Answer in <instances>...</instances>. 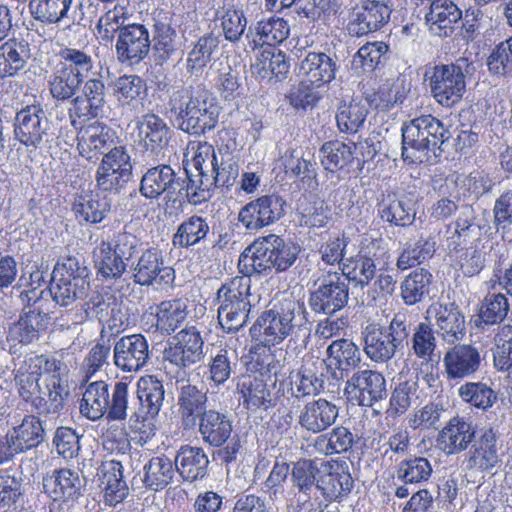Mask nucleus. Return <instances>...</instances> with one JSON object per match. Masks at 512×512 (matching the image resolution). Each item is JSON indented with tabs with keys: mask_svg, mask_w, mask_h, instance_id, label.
I'll return each instance as SVG.
<instances>
[{
	"mask_svg": "<svg viewBox=\"0 0 512 512\" xmlns=\"http://www.w3.org/2000/svg\"><path fill=\"white\" fill-rule=\"evenodd\" d=\"M117 139L114 129L103 122L95 121L78 129L77 149L83 158L94 162L99 155L117 148Z\"/></svg>",
	"mask_w": 512,
	"mask_h": 512,
	"instance_id": "nucleus-19",
	"label": "nucleus"
},
{
	"mask_svg": "<svg viewBox=\"0 0 512 512\" xmlns=\"http://www.w3.org/2000/svg\"><path fill=\"white\" fill-rule=\"evenodd\" d=\"M286 201L277 194L258 197L243 206L238 221L249 231H258L274 224L286 213Z\"/></svg>",
	"mask_w": 512,
	"mask_h": 512,
	"instance_id": "nucleus-15",
	"label": "nucleus"
},
{
	"mask_svg": "<svg viewBox=\"0 0 512 512\" xmlns=\"http://www.w3.org/2000/svg\"><path fill=\"white\" fill-rule=\"evenodd\" d=\"M89 269L75 256L65 257L53 269L49 291L53 301L63 307L83 300L90 289Z\"/></svg>",
	"mask_w": 512,
	"mask_h": 512,
	"instance_id": "nucleus-8",
	"label": "nucleus"
},
{
	"mask_svg": "<svg viewBox=\"0 0 512 512\" xmlns=\"http://www.w3.org/2000/svg\"><path fill=\"white\" fill-rule=\"evenodd\" d=\"M172 110H178L179 128L190 135H202L216 127L220 106L202 84L190 85L174 94Z\"/></svg>",
	"mask_w": 512,
	"mask_h": 512,
	"instance_id": "nucleus-3",
	"label": "nucleus"
},
{
	"mask_svg": "<svg viewBox=\"0 0 512 512\" xmlns=\"http://www.w3.org/2000/svg\"><path fill=\"white\" fill-rule=\"evenodd\" d=\"M207 393L198 387L186 384L178 392L177 406L181 424L184 429H193L197 422L208 412Z\"/></svg>",
	"mask_w": 512,
	"mask_h": 512,
	"instance_id": "nucleus-32",
	"label": "nucleus"
},
{
	"mask_svg": "<svg viewBox=\"0 0 512 512\" xmlns=\"http://www.w3.org/2000/svg\"><path fill=\"white\" fill-rule=\"evenodd\" d=\"M475 438L471 422L462 417H453L440 431L438 443L447 454H456L467 449Z\"/></svg>",
	"mask_w": 512,
	"mask_h": 512,
	"instance_id": "nucleus-37",
	"label": "nucleus"
},
{
	"mask_svg": "<svg viewBox=\"0 0 512 512\" xmlns=\"http://www.w3.org/2000/svg\"><path fill=\"white\" fill-rule=\"evenodd\" d=\"M290 26L286 20L271 16L262 18L249 26L245 35L249 47L256 49L259 46H275L287 39Z\"/></svg>",
	"mask_w": 512,
	"mask_h": 512,
	"instance_id": "nucleus-31",
	"label": "nucleus"
},
{
	"mask_svg": "<svg viewBox=\"0 0 512 512\" xmlns=\"http://www.w3.org/2000/svg\"><path fill=\"white\" fill-rule=\"evenodd\" d=\"M428 314H433L437 334L443 341L454 344L466 334L465 317L455 303H436L430 306Z\"/></svg>",
	"mask_w": 512,
	"mask_h": 512,
	"instance_id": "nucleus-26",
	"label": "nucleus"
},
{
	"mask_svg": "<svg viewBox=\"0 0 512 512\" xmlns=\"http://www.w3.org/2000/svg\"><path fill=\"white\" fill-rule=\"evenodd\" d=\"M444 413L445 409L441 403L429 402L409 414L408 426L413 430H438Z\"/></svg>",
	"mask_w": 512,
	"mask_h": 512,
	"instance_id": "nucleus-64",
	"label": "nucleus"
},
{
	"mask_svg": "<svg viewBox=\"0 0 512 512\" xmlns=\"http://www.w3.org/2000/svg\"><path fill=\"white\" fill-rule=\"evenodd\" d=\"M482 362L480 351L471 344H456L443 356L444 372L448 380H462L478 372Z\"/></svg>",
	"mask_w": 512,
	"mask_h": 512,
	"instance_id": "nucleus-25",
	"label": "nucleus"
},
{
	"mask_svg": "<svg viewBox=\"0 0 512 512\" xmlns=\"http://www.w3.org/2000/svg\"><path fill=\"white\" fill-rule=\"evenodd\" d=\"M353 483L350 473L344 467L337 465L320 477L316 489L321 490L326 498L337 500L351 491Z\"/></svg>",
	"mask_w": 512,
	"mask_h": 512,
	"instance_id": "nucleus-50",
	"label": "nucleus"
},
{
	"mask_svg": "<svg viewBox=\"0 0 512 512\" xmlns=\"http://www.w3.org/2000/svg\"><path fill=\"white\" fill-rule=\"evenodd\" d=\"M348 301V282L340 273L328 271L314 281L308 304L317 314L333 315L346 307Z\"/></svg>",
	"mask_w": 512,
	"mask_h": 512,
	"instance_id": "nucleus-11",
	"label": "nucleus"
},
{
	"mask_svg": "<svg viewBox=\"0 0 512 512\" xmlns=\"http://www.w3.org/2000/svg\"><path fill=\"white\" fill-rule=\"evenodd\" d=\"M402 157L411 163H433L449 148V128L432 115H422L402 126Z\"/></svg>",
	"mask_w": 512,
	"mask_h": 512,
	"instance_id": "nucleus-2",
	"label": "nucleus"
},
{
	"mask_svg": "<svg viewBox=\"0 0 512 512\" xmlns=\"http://www.w3.org/2000/svg\"><path fill=\"white\" fill-rule=\"evenodd\" d=\"M474 70L467 58L450 64H438L426 71L430 92L437 103L446 108L458 104L466 92V76Z\"/></svg>",
	"mask_w": 512,
	"mask_h": 512,
	"instance_id": "nucleus-9",
	"label": "nucleus"
},
{
	"mask_svg": "<svg viewBox=\"0 0 512 512\" xmlns=\"http://www.w3.org/2000/svg\"><path fill=\"white\" fill-rule=\"evenodd\" d=\"M27 43L9 39L0 45V77H13L23 70L30 57Z\"/></svg>",
	"mask_w": 512,
	"mask_h": 512,
	"instance_id": "nucleus-44",
	"label": "nucleus"
},
{
	"mask_svg": "<svg viewBox=\"0 0 512 512\" xmlns=\"http://www.w3.org/2000/svg\"><path fill=\"white\" fill-rule=\"evenodd\" d=\"M277 235L269 234L253 241L240 255L239 265L247 273L263 274L273 270V257Z\"/></svg>",
	"mask_w": 512,
	"mask_h": 512,
	"instance_id": "nucleus-30",
	"label": "nucleus"
},
{
	"mask_svg": "<svg viewBox=\"0 0 512 512\" xmlns=\"http://www.w3.org/2000/svg\"><path fill=\"white\" fill-rule=\"evenodd\" d=\"M250 289L249 275L236 276L218 289V321L226 332H237L247 324L252 307Z\"/></svg>",
	"mask_w": 512,
	"mask_h": 512,
	"instance_id": "nucleus-6",
	"label": "nucleus"
},
{
	"mask_svg": "<svg viewBox=\"0 0 512 512\" xmlns=\"http://www.w3.org/2000/svg\"><path fill=\"white\" fill-rule=\"evenodd\" d=\"M15 138L27 148H39L48 142L50 121L40 105H28L16 113Z\"/></svg>",
	"mask_w": 512,
	"mask_h": 512,
	"instance_id": "nucleus-17",
	"label": "nucleus"
},
{
	"mask_svg": "<svg viewBox=\"0 0 512 512\" xmlns=\"http://www.w3.org/2000/svg\"><path fill=\"white\" fill-rule=\"evenodd\" d=\"M148 29L142 24H129L120 30L116 42L117 59L128 65L140 63L150 51Z\"/></svg>",
	"mask_w": 512,
	"mask_h": 512,
	"instance_id": "nucleus-22",
	"label": "nucleus"
},
{
	"mask_svg": "<svg viewBox=\"0 0 512 512\" xmlns=\"http://www.w3.org/2000/svg\"><path fill=\"white\" fill-rule=\"evenodd\" d=\"M133 165L125 146L105 153L96 171V183L100 190L119 193L132 178Z\"/></svg>",
	"mask_w": 512,
	"mask_h": 512,
	"instance_id": "nucleus-12",
	"label": "nucleus"
},
{
	"mask_svg": "<svg viewBox=\"0 0 512 512\" xmlns=\"http://www.w3.org/2000/svg\"><path fill=\"white\" fill-rule=\"evenodd\" d=\"M380 218L395 226L406 227L415 220V210L409 200L388 196L379 204Z\"/></svg>",
	"mask_w": 512,
	"mask_h": 512,
	"instance_id": "nucleus-55",
	"label": "nucleus"
},
{
	"mask_svg": "<svg viewBox=\"0 0 512 512\" xmlns=\"http://www.w3.org/2000/svg\"><path fill=\"white\" fill-rule=\"evenodd\" d=\"M210 232L207 218L192 215L183 220L172 237L175 247L190 248L204 241Z\"/></svg>",
	"mask_w": 512,
	"mask_h": 512,
	"instance_id": "nucleus-47",
	"label": "nucleus"
},
{
	"mask_svg": "<svg viewBox=\"0 0 512 512\" xmlns=\"http://www.w3.org/2000/svg\"><path fill=\"white\" fill-rule=\"evenodd\" d=\"M204 341L195 327L181 330L168 342L163 354L171 364L184 368L197 363L203 356Z\"/></svg>",
	"mask_w": 512,
	"mask_h": 512,
	"instance_id": "nucleus-20",
	"label": "nucleus"
},
{
	"mask_svg": "<svg viewBox=\"0 0 512 512\" xmlns=\"http://www.w3.org/2000/svg\"><path fill=\"white\" fill-rule=\"evenodd\" d=\"M198 432L203 443L211 447L224 445L232 436V419L226 412L209 409L197 422Z\"/></svg>",
	"mask_w": 512,
	"mask_h": 512,
	"instance_id": "nucleus-33",
	"label": "nucleus"
},
{
	"mask_svg": "<svg viewBox=\"0 0 512 512\" xmlns=\"http://www.w3.org/2000/svg\"><path fill=\"white\" fill-rule=\"evenodd\" d=\"M452 224L454 232L449 237L450 250H457L459 246L480 241L483 235L491 234L488 219L484 217L478 219L470 204H461L460 211Z\"/></svg>",
	"mask_w": 512,
	"mask_h": 512,
	"instance_id": "nucleus-23",
	"label": "nucleus"
},
{
	"mask_svg": "<svg viewBox=\"0 0 512 512\" xmlns=\"http://www.w3.org/2000/svg\"><path fill=\"white\" fill-rule=\"evenodd\" d=\"M165 390L162 381L156 376L146 375L137 382L138 409L132 411L129 417L130 429L140 434L141 440H147L155 435V417L163 405Z\"/></svg>",
	"mask_w": 512,
	"mask_h": 512,
	"instance_id": "nucleus-10",
	"label": "nucleus"
},
{
	"mask_svg": "<svg viewBox=\"0 0 512 512\" xmlns=\"http://www.w3.org/2000/svg\"><path fill=\"white\" fill-rule=\"evenodd\" d=\"M435 251L436 241L433 237H420L415 243L406 244L397 259L396 266L402 271L415 267L432 258Z\"/></svg>",
	"mask_w": 512,
	"mask_h": 512,
	"instance_id": "nucleus-56",
	"label": "nucleus"
},
{
	"mask_svg": "<svg viewBox=\"0 0 512 512\" xmlns=\"http://www.w3.org/2000/svg\"><path fill=\"white\" fill-rule=\"evenodd\" d=\"M323 361L313 356L303 358L301 366L289 374L291 385V395L295 398H304L307 396H316L324 388L323 374L319 368Z\"/></svg>",
	"mask_w": 512,
	"mask_h": 512,
	"instance_id": "nucleus-27",
	"label": "nucleus"
},
{
	"mask_svg": "<svg viewBox=\"0 0 512 512\" xmlns=\"http://www.w3.org/2000/svg\"><path fill=\"white\" fill-rule=\"evenodd\" d=\"M65 365L45 355L28 354L14 369L18 395L40 414L58 415L68 396Z\"/></svg>",
	"mask_w": 512,
	"mask_h": 512,
	"instance_id": "nucleus-1",
	"label": "nucleus"
},
{
	"mask_svg": "<svg viewBox=\"0 0 512 512\" xmlns=\"http://www.w3.org/2000/svg\"><path fill=\"white\" fill-rule=\"evenodd\" d=\"M73 0H29V9L34 19L43 23H57L69 18ZM73 21L76 16L71 15Z\"/></svg>",
	"mask_w": 512,
	"mask_h": 512,
	"instance_id": "nucleus-49",
	"label": "nucleus"
},
{
	"mask_svg": "<svg viewBox=\"0 0 512 512\" xmlns=\"http://www.w3.org/2000/svg\"><path fill=\"white\" fill-rule=\"evenodd\" d=\"M344 394L352 403L371 407L386 398V380L378 371L357 370L346 380Z\"/></svg>",
	"mask_w": 512,
	"mask_h": 512,
	"instance_id": "nucleus-14",
	"label": "nucleus"
},
{
	"mask_svg": "<svg viewBox=\"0 0 512 512\" xmlns=\"http://www.w3.org/2000/svg\"><path fill=\"white\" fill-rule=\"evenodd\" d=\"M132 280L135 284L162 290L172 285L175 273L166 265L163 254L156 248L142 252L136 262L131 264Z\"/></svg>",
	"mask_w": 512,
	"mask_h": 512,
	"instance_id": "nucleus-13",
	"label": "nucleus"
},
{
	"mask_svg": "<svg viewBox=\"0 0 512 512\" xmlns=\"http://www.w3.org/2000/svg\"><path fill=\"white\" fill-rule=\"evenodd\" d=\"M285 172L296 178L312 180L317 176V163L313 156L305 157L296 150H287L283 156Z\"/></svg>",
	"mask_w": 512,
	"mask_h": 512,
	"instance_id": "nucleus-63",
	"label": "nucleus"
},
{
	"mask_svg": "<svg viewBox=\"0 0 512 512\" xmlns=\"http://www.w3.org/2000/svg\"><path fill=\"white\" fill-rule=\"evenodd\" d=\"M94 264L97 276L103 281L121 278L128 264L112 250L110 241H101L94 250Z\"/></svg>",
	"mask_w": 512,
	"mask_h": 512,
	"instance_id": "nucleus-46",
	"label": "nucleus"
},
{
	"mask_svg": "<svg viewBox=\"0 0 512 512\" xmlns=\"http://www.w3.org/2000/svg\"><path fill=\"white\" fill-rule=\"evenodd\" d=\"M7 438L14 456L40 445L45 439V430L40 419L30 415L26 416Z\"/></svg>",
	"mask_w": 512,
	"mask_h": 512,
	"instance_id": "nucleus-39",
	"label": "nucleus"
},
{
	"mask_svg": "<svg viewBox=\"0 0 512 512\" xmlns=\"http://www.w3.org/2000/svg\"><path fill=\"white\" fill-rule=\"evenodd\" d=\"M174 464L185 481L194 482L206 476L209 458L202 447L183 445L177 451Z\"/></svg>",
	"mask_w": 512,
	"mask_h": 512,
	"instance_id": "nucleus-38",
	"label": "nucleus"
},
{
	"mask_svg": "<svg viewBox=\"0 0 512 512\" xmlns=\"http://www.w3.org/2000/svg\"><path fill=\"white\" fill-rule=\"evenodd\" d=\"M150 358L149 343L142 334L126 335L113 347V362L123 372H138Z\"/></svg>",
	"mask_w": 512,
	"mask_h": 512,
	"instance_id": "nucleus-21",
	"label": "nucleus"
},
{
	"mask_svg": "<svg viewBox=\"0 0 512 512\" xmlns=\"http://www.w3.org/2000/svg\"><path fill=\"white\" fill-rule=\"evenodd\" d=\"M46 490L54 494V499H76L81 494L82 480L77 471L61 469L44 479Z\"/></svg>",
	"mask_w": 512,
	"mask_h": 512,
	"instance_id": "nucleus-48",
	"label": "nucleus"
},
{
	"mask_svg": "<svg viewBox=\"0 0 512 512\" xmlns=\"http://www.w3.org/2000/svg\"><path fill=\"white\" fill-rule=\"evenodd\" d=\"M339 415V407L324 398L306 402L298 415L300 427L313 434L321 433L332 426Z\"/></svg>",
	"mask_w": 512,
	"mask_h": 512,
	"instance_id": "nucleus-28",
	"label": "nucleus"
},
{
	"mask_svg": "<svg viewBox=\"0 0 512 512\" xmlns=\"http://www.w3.org/2000/svg\"><path fill=\"white\" fill-rule=\"evenodd\" d=\"M433 276L429 270L418 268L410 272L401 282V298L406 305L412 306L430 297Z\"/></svg>",
	"mask_w": 512,
	"mask_h": 512,
	"instance_id": "nucleus-43",
	"label": "nucleus"
},
{
	"mask_svg": "<svg viewBox=\"0 0 512 512\" xmlns=\"http://www.w3.org/2000/svg\"><path fill=\"white\" fill-rule=\"evenodd\" d=\"M156 328L162 333L171 334L187 317V306L181 300L162 301L156 307Z\"/></svg>",
	"mask_w": 512,
	"mask_h": 512,
	"instance_id": "nucleus-54",
	"label": "nucleus"
},
{
	"mask_svg": "<svg viewBox=\"0 0 512 512\" xmlns=\"http://www.w3.org/2000/svg\"><path fill=\"white\" fill-rule=\"evenodd\" d=\"M339 69L335 59L324 52H308L298 65V74L302 79L317 88L331 83Z\"/></svg>",
	"mask_w": 512,
	"mask_h": 512,
	"instance_id": "nucleus-29",
	"label": "nucleus"
},
{
	"mask_svg": "<svg viewBox=\"0 0 512 512\" xmlns=\"http://www.w3.org/2000/svg\"><path fill=\"white\" fill-rule=\"evenodd\" d=\"M46 314L37 310L23 312L19 318L10 323L6 330V344L10 354H16L23 346L39 339L45 328Z\"/></svg>",
	"mask_w": 512,
	"mask_h": 512,
	"instance_id": "nucleus-24",
	"label": "nucleus"
},
{
	"mask_svg": "<svg viewBox=\"0 0 512 512\" xmlns=\"http://www.w3.org/2000/svg\"><path fill=\"white\" fill-rule=\"evenodd\" d=\"M509 309L508 299L504 294L489 293L481 303L475 324L482 329L485 326L500 324L506 318Z\"/></svg>",
	"mask_w": 512,
	"mask_h": 512,
	"instance_id": "nucleus-52",
	"label": "nucleus"
},
{
	"mask_svg": "<svg viewBox=\"0 0 512 512\" xmlns=\"http://www.w3.org/2000/svg\"><path fill=\"white\" fill-rule=\"evenodd\" d=\"M184 180L166 164L149 168L140 181V194L146 199H158L166 194L169 199L176 200L183 195Z\"/></svg>",
	"mask_w": 512,
	"mask_h": 512,
	"instance_id": "nucleus-18",
	"label": "nucleus"
},
{
	"mask_svg": "<svg viewBox=\"0 0 512 512\" xmlns=\"http://www.w3.org/2000/svg\"><path fill=\"white\" fill-rule=\"evenodd\" d=\"M409 334L407 315L397 313L387 327L370 323L363 329V350L371 361L385 363L392 359L397 350L403 346Z\"/></svg>",
	"mask_w": 512,
	"mask_h": 512,
	"instance_id": "nucleus-7",
	"label": "nucleus"
},
{
	"mask_svg": "<svg viewBox=\"0 0 512 512\" xmlns=\"http://www.w3.org/2000/svg\"><path fill=\"white\" fill-rule=\"evenodd\" d=\"M354 442V435L348 428L337 426L330 433L317 437L315 446L324 454L332 455L348 451Z\"/></svg>",
	"mask_w": 512,
	"mask_h": 512,
	"instance_id": "nucleus-61",
	"label": "nucleus"
},
{
	"mask_svg": "<svg viewBox=\"0 0 512 512\" xmlns=\"http://www.w3.org/2000/svg\"><path fill=\"white\" fill-rule=\"evenodd\" d=\"M175 464L166 456L151 458L143 467V481L147 487L159 490L166 487L173 479Z\"/></svg>",
	"mask_w": 512,
	"mask_h": 512,
	"instance_id": "nucleus-53",
	"label": "nucleus"
},
{
	"mask_svg": "<svg viewBox=\"0 0 512 512\" xmlns=\"http://www.w3.org/2000/svg\"><path fill=\"white\" fill-rule=\"evenodd\" d=\"M354 144H346L335 140L325 142L320 148V160L325 170L335 172L352 163Z\"/></svg>",
	"mask_w": 512,
	"mask_h": 512,
	"instance_id": "nucleus-51",
	"label": "nucleus"
},
{
	"mask_svg": "<svg viewBox=\"0 0 512 512\" xmlns=\"http://www.w3.org/2000/svg\"><path fill=\"white\" fill-rule=\"evenodd\" d=\"M306 314L303 303L284 298L258 317L250 334L265 347L275 346L297 331H307Z\"/></svg>",
	"mask_w": 512,
	"mask_h": 512,
	"instance_id": "nucleus-4",
	"label": "nucleus"
},
{
	"mask_svg": "<svg viewBox=\"0 0 512 512\" xmlns=\"http://www.w3.org/2000/svg\"><path fill=\"white\" fill-rule=\"evenodd\" d=\"M496 442V433L493 429L485 430L469 451L466 459L467 468L488 471L496 467L500 462Z\"/></svg>",
	"mask_w": 512,
	"mask_h": 512,
	"instance_id": "nucleus-40",
	"label": "nucleus"
},
{
	"mask_svg": "<svg viewBox=\"0 0 512 512\" xmlns=\"http://www.w3.org/2000/svg\"><path fill=\"white\" fill-rule=\"evenodd\" d=\"M458 395L464 402L483 411L491 408L498 399L496 392L484 382H466L459 387Z\"/></svg>",
	"mask_w": 512,
	"mask_h": 512,
	"instance_id": "nucleus-59",
	"label": "nucleus"
},
{
	"mask_svg": "<svg viewBox=\"0 0 512 512\" xmlns=\"http://www.w3.org/2000/svg\"><path fill=\"white\" fill-rule=\"evenodd\" d=\"M419 400V385L417 378L398 379L390 398V405L396 414H404Z\"/></svg>",
	"mask_w": 512,
	"mask_h": 512,
	"instance_id": "nucleus-62",
	"label": "nucleus"
},
{
	"mask_svg": "<svg viewBox=\"0 0 512 512\" xmlns=\"http://www.w3.org/2000/svg\"><path fill=\"white\" fill-rule=\"evenodd\" d=\"M327 366L334 367L340 378H349L350 373L359 367L361 352L359 347L350 339H337L326 349Z\"/></svg>",
	"mask_w": 512,
	"mask_h": 512,
	"instance_id": "nucleus-35",
	"label": "nucleus"
},
{
	"mask_svg": "<svg viewBox=\"0 0 512 512\" xmlns=\"http://www.w3.org/2000/svg\"><path fill=\"white\" fill-rule=\"evenodd\" d=\"M101 486L105 491L106 501L116 505L128 495V486L123 479V465L120 461H106L101 466Z\"/></svg>",
	"mask_w": 512,
	"mask_h": 512,
	"instance_id": "nucleus-45",
	"label": "nucleus"
},
{
	"mask_svg": "<svg viewBox=\"0 0 512 512\" xmlns=\"http://www.w3.org/2000/svg\"><path fill=\"white\" fill-rule=\"evenodd\" d=\"M73 211L77 218L95 224L101 222L110 211V204L105 198L93 195H80L75 198Z\"/></svg>",
	"mask_w": 512,
	"mask_h": 512,
	"instance_id": "nucleus-58",
	"label": "nucleus"
},
{
	"mask_svg": "<svg viewBox=\"0 0 512 512\" xmlns=\"http://www.w3.org/2000/svg\"><path fill=\"white\" fill-rule=\"evenodd\" d=\"M370 104L367 99H352L342 102L336 112V123L340 132L356 134L361 131L369 114Z\"/></svg>",
	"mask_w": 512,
	"mask_h": 512,
	"instance_id": "nucleus-41",
	"label": "nucleus"
},
{
	"mask_svg": "<svg viewBox=\"0 0 512 512\" xmlns=\"http://www.w3.org/2000/svg\"><path fill=\"white\" fill-rule=\"evenodd\" d=\"M341 276L347 281L362 288L367 286L375 277L377 271L376 259L370 255L369 246L356 256L347 258L340 266Z\"/></svg>",
	"mask_w": 512,
	"mask_h": 512,
	"instance_id": "nucleus-42",
	"label": "nucleus"
},
{
	"mask_svg": "<svg viewBox=\"0 0 512 512\" xmlns=\"http://www.w3.org/2000/svg\"><path fill=\"white\" fill-rule=\"evenodd\" d=\"M138 145L148 157L164 156L173 136L165 119L155 113L143 114L136 120Z\"/></svg>",
	"mask_w": 512,
	"mask_h": 512,
	"instance_id": "nucleus-16",
	"label": "nucleus"
},
{
	"mask_svg": "<svg viewBox=\"0 0 512 512\" xmlns=\"http://www.w3.org/2000/svg\"><path fill=\"white\" fill-rule=\"evenodd\" d=\"M80 413L96 421L106 415L109 421H123L128 416V384L116 382L110 391L107 382H87L82 394Z\"/></svg>",
	"mask_w": 512,
	"mask_h": 512,
	"instance_id": "nucleus-5",
	"label": "nucleus"
},
{
	"mask_svg": "<svg viewBox=\"0 0 512 512\" xmlns=\"http://www.w3.org/2000/svg\"><path fill=\"white\" fill-rule=\"evenodd\" d=\"M462 18V12L452 0H434L430 3L425 21L431 33L450 36Z\"/></svg>",
	"mask_w": 512,
	"mask_h": 512,
	"instance_id": "nucleus-34",
	"label": "nucleus"
},
{
	"mask_svg": "<svg viewBox=\"0 0 512 512\" xmlns=\"http://www.w3.org/2000/svg\"><path fill=\"white\" fill-rule=\"evenodd\" d=\"M390 14L386 8L378 9L364 2L361 7H355L349 14L347 29L352 36H364L379 30L388 23Z\"/></svg>",
	"mask_w": 512,
	"mask_h": 512,
	"instance_id": "nucleus-36",
	"label": "nucleus"
},
{
	"mask_svg": "<svg viewBox=\"0 0 512 512\" xmlns=\"http://www.w3.org/2000/svg\"><path fill=\"white\" fill-rule=\"evenodd\" d=\"M84 83L71 72L66 71L58 64L49 77V90L56 100L65 101L72 98Z\"/></svg>",
	"mask_w": 512,
	"mask_h": 512,
	"instance_id": "nucleus-60",
	"label": "nucleus"
},
{
	"mask_svg": "<svg viewBox=\"0 0 512 512\" xmlns=\"http://www.w3.org/2000/svg\"><path fill=\"white\" fill-rule=\"evenodd\" d=\"M218 44V37L212 33L200 37L188 53L187 71L196 76L202 74Z\"/></svg>",
	"mask_w": 512,
	"mask_h": 512,
	"instance_id": "nucleus-57",
	"label": "nucleus"
}]
</instances>
